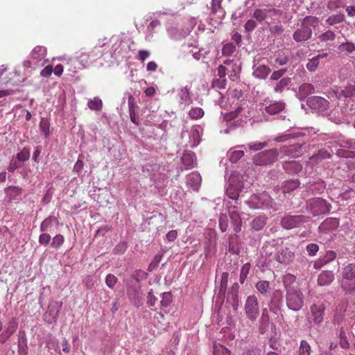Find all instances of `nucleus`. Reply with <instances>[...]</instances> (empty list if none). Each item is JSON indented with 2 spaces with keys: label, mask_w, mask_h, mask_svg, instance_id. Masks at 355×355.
<instances>
[{
  "label": "nucleus",
  "mask_w": 355,
  "mask_h": 355,
  "mask_svg": "<svg viewBox=\"0 0 355 355\" xmlns=\"http://www.w3.org/2000/svg\"><path fill=\"white\" fill-rule=\"evenodd\" d=\"M320 19L315 16H306L301 21L300 26L294 31L293 38L296 42H303L312 37V28L318 26Z\"/></svg>",
  "instance_id": "1"
},
{
  "label": "nucleus",
  "mask_w": 355,
  "mask_h": 355,
  "mask_svg": "<svg viewBox=\"0 0 355 355\" xmlns=\"http://www.w3.org/2000/svg\"><path fill=\"white\" fill-rule=\"evenodd\" d=\"M304 297L301 291L295 286L287 288L286 304L290 309L299 311L304 304Z\"/></svg>",
  "instance_id": "2"
},
{
  "label": "nucleus",
  "mask_w": 355,
  "mask_h": 355,
  "mask_svg": "<svg viewBox=\"0 0 355 355\" xmlns=\"http://www.w3.org/2000/svg\"><path fill=\"white\" fill-rule=\"evenodd\" d=\"M284 148V147L283 149ZM280 152H282V148L280 150L275 148L262 151L254 157L253 162L259 166L271 164L277 161Z\"/></svg>",
  "instance_id": "3"
},
{
  "label": "nucleus",
  "mask_w": 355,
  "mask_h": 355,
  "mask_svg": "<svg viewBox=\"0 0 355 355\" xmlns=\"http://www.w3.org/2000/svg\"><path fill=\"white\" fill-rule=\"evenodd\" d=\"M309 207L313 216L325 214L330 211L331 205L327 200L320 198H313L309 202Z\"/></svg>",
  "instance_id": "4"
},
{
  "label": "nucleus",
  "mask_w": 355,
  "mask_h": 355,
  "mask_svg": "<svg viewBox=\"0 0 355 355\" xmlns=\"http://www.w3.org/2000/svg\"><path fill=\"white\" fill-rule=\"evenodd\" d=\"M245 311L247 318L254 321L259 314V307L257 298L255 295H250L245 303Z\"/></svg>",
  "instance_id": "5"
},
{
  "label": "nucleus",
  "mask_w": 355,
  "mask_h": 355,
  "mask_svg": "<svg viewBox=\"0 0 355 355\" xmlns=\"http://www.w3.org/2000/svg\"><path fill=\"white\" fill-rule=\"evenodd\" d=\"M308 220V218L302 215H286L281 220L282 226L286 230H291L300 226Z\"/></svg>",
  "instance_id": "6"
},
{
  "label": "nucleus",
  "mask_w": 355,
  "mask_h": 355,
  "mask_svg": "<svg viewBox=\"0 0 355 355\" xmlns=\"http://www.w3.org/2000/svg\"><path fill=\"white\" fill-rule=\"evenodd\" d=\"M306 103L310 108L318 111H324L329 106V101L327 100L317 96L309 98Z\"/></svg>",
  "instance_id": "7"
},
{
  "label": "nucleus",
  "mask_w": 355,
  "mask_h": 355,
  "mask_svg": "<svg viewBox=\"0 0 355 355\" xmlns=\"http://www.w3.org/2000/svg\"><path fill=\"white\" fill-rule=\"evenodd\" d=\"M324 310L325 306L322 303L313 304L311 306V316L315 324H320L323 321Z\"/></svg>",
  "instance_id": "8"
},
{
  "label": "nucleus",
  "mask_w": 355,
  "mask_h": 355,
  "mask_svg": "<svg viewBox=\"0 0 355 355\" xmlns=\"http://www.w3.org/2000/svg\"><path fill=\"white\" fill-rule=\"evenodd\" d=\"M294 257L293 252H292L288 248H280L276 254V260L281 263H290Z\"/></svg>",
  "instance_id": "9"
},
{
  "label": "nucleus",
  "mask_w": 355,
  "mask_h": 355,
  "mask_svg": "<svg viewBox=\"0 0 355 355\" xmlns=\"http://www.w3.org/2000/svg\"><path fill=\"white\" fill-rule=\"evenodd\" d=\"M6 198L9 202L18 200L22 193V188L18 186H10L4 189Z\"/></svg>",
  "instance_id": "10"
},
{
  "label": "nucleus",
  "mask_w": 355,
  "mask_h": 355,
  "mask_svg": "<svg viewBox=\"0 0 355 355\" xmlns=\"http://www.w3.org/2000/svg\"><path fill=\"white\" fill-rule=\"evenodd\" d=\"M18 323L15 320H10L1 335L0 342L3 343L8 339L16 331Z\"/></svg>",
  "instance_id": "11"
},
{
  "label": "nucleus",
  "mask_w": 355,
  "mask_h": 355,
  "mask_svg": "<svg viewBox=\"0 0 355 355\" xmlns=\"http://www.w3.org/2000/svg\"><path fill=\"white\" fill-rule=\"evenodd\" d=\"M201 176L198 173H192L187 178L188 184L195 191H198L201 184Z\"/></svg>",
  "instance_id": "12"
},
{
  "label": "nucleus",
  "mask_w": 355,
  "mask_h": 355,
  "mask_svg": "<svg viewBox=\"0 0 355 355\" xmlns=\"http://www.w3.org/2000/svg\"><path fill=\"white\" fill-rule=\"evenodd\" d=\"M334 279V275L331 271H322L318 277V284L320 286L329 285Z\"/></svg>",
  "instance_id": "13"
},
{
  "label": "nucleus",
  "mask_w": 355,
  "mask_h": 355,
  "mask_svg": "<svg viewBox=\"0 0 355 355\" xmlns=\"http://www.w3.org/2000/svg\"><path fill=\"white\" fill-rule=\"evenodd\" d=\"M269 67L265 64H259L254 67L253 76L259 79H265L270 72Z\"/></svg>",
  "instance_id": "14"
},
{
  "label": "nucleus",
  "mask_w": 355,
  "mask_h": 355,
  "mask_svg": "<svg viewBox=\"0 0 355 355\" xmlns=\"http://www.w3.org/2000/svg\"><path fill=\"white\" fill-rule=\"evenodd\" d=\"M345 21V15L342 13H337L329 16L328 18L325 20V24L329 26H334L336 24H341Z\"/></svg>",
  "instance_id": "15"
},
{
  "label": "nucleus",
  "mask_w": 355,
  "mask_h": 355,
  "mask_svg": "<svg viewBox=\"0 0 355 355\" xmlns=\"http://www.w3.org/2000/svg\"><path fill=\"white\" fill-rule=\"evenodd\" d=\"M327 56V53H323L322 54H319L313 58L310 59L306 64V69L309 71H315L319 65L320 59L325 58Z\"/></svg>",
  "instance_id": "16"
},
{
  "label": "nucleus",
  "mask_w": 355,
  "mask_h": 355,
  "mask_svg": "<svg viewBox=\"0 0 355 355\" xmlns=\"http://www.w3.org/2000/svg\"><path fill=\"white\" fill-rule=\"evenodd\" d=\"M276 9L257 8L254 11L252 17L258 21L261 22L266 19L268 13L271 12H276Z\"/></svg>",
  "instance_id": "17"
},
{
  "label": "nucleus",
  "mask_w": 355,
  "mask_h": 355,
  "mask_svg": "<svg viewBox=\"0 0 355 355\" xmlns=\"http://www.w3.org/2000/svg\"><path fill=\"white\" fill-rule=\"evenodd\" d=\"M339 225V220L336 218H327L319 227L322 230H334Z\"/></svg>",
  "instance_id": "18"
},
{
  "label": "nucleus",
  "mask_w": 355,
  "mask_h": 355,
  "mask_svg": "<svg viewBox=\"0 0 355 355\" xmlns=\"http://www.w3.org/2000/svg\"><path fill=\"white\" fill-rule=\"evenodd\" d=\"M46 55V49L42 46H35L32 52L31 57L33 60H35L37 62L43 60Z\"/></svg>",
  "instance_id": "19"
},
{
  "label": "nucleus",
  "mask_w": 355,
  "mask_h": 355,
  "mask_svg": "<svg viewBox=\"0 0 355 355\" xmlns=\"http://www.w3.org/2000/svg\"><path fill=\"white\" fill-rule=\"evenodd\" d=\"M315 35L317 36V38L318 39V40L322 43H324V42H333L335 40L336 37V34L335 33V32L330 29H329L319 35L316 34Z\"/></svg>",
  "instance_id": "20"
},
{
  "label": "nucleus",
  "mask_w": 355,
  "mask_h": 355,
  "mask_svg": "<svg viewBox=\"0 0 355 355\" xmlns=\"http://www.w3.org/2000/svg\"><path fill=\"white\" fill-rule=\"evenodd\" d=\"M285 108V104L283 102H275L266 107V112L269 114H276Z\"/></svg>",
  "instance_id": "21"
},
{
  "label": "nucleus",
  "mask_w": 355,
  "mask_h": 355,
  "mask_svg": "<svg viewBox=\"0 0 355 355\" xmlns=\"http://www.w3.org/2000/svg\"><path fill=\"white\" fill-rule=\"evenodd\" d=\"M315 92V87L310 83H303L299 87V95L302 98H306L309 94Z\"/></svg>",
  "instance_id": "22"
},
{
  "label": "nucleus",
  "mask_w": 355,
  "mask_h": 355,
  "mask_svg": "<svg viewBox=\"0 0 355 355\" xmlns=\"http://www.w3.org/2000/svg\"><path fill=\"white\" fill-rule=\"evenodd\" d=\"M266 224V218L263 216L256 217L252 222V228L255 231L262 230Z\"/></svg>",
  "instance_id": "23"
},
{
  "label": "nucleus",
  "mask_w": 355,
  "mask_h": 355,
  "mask_svg": "<svg viewBox=\"0 0 355 355\" xmlns=\"http://www.w3.org/2000/svg\"><path fill=\"white\" fill-rule=\"evenodd\" d=\"M343 277L352 280L355 277V263H349L344 268Z\"/></svg>",
  "instance_id": "24"
},
{
  "label": "nucleus",
  "mask_w": 355,
  "mask_h": 355,
  "mask_svg": "<svg viewBox=\"0 0 355 355\" xmlns=\"http://www.w3.org/2000/svg\"><path fill=\"white\" fill-rule=\"evenodd\" d=\"M299 187V182L297 180H288L284 182L282 186L284 193H290Z\"/></svg>",
  "instance_id": "25"
},
{
  "label": "nucleus",
  "mask_w": 355,
  "mask_h": 355,
  "mask_svg": "<svg viewBox=\"0 0 355 355\" xmlns=\"http://www.w3.org/2000/svg\"><path fill=\"white\" fill-rule=\"evenodd\" d=\"M53 221L58 222V219L53 216H49L45 218L40 225V231L43 232L48 231L52 226Z\"/></svg>",
  "instance_id": "26"
},
{
  "label": "nucleus",
  "mask_w": 355,
  "mask_h": 355,
  "mask_svg": "<svg viewBox=\"0 0 355 355\" xmlns=\"http://www.w3.org/2000/svg\"><path fill=\"white\" fill-rule=\"evenodd\" d=\"M291 79L289 78H282L274 87V90L277 93H281L290 83Z\"/></svg>",
  "instance_id": "27"
},
{
  "label": "nucleus",
  "mask_w": 355,
  "mask_h": 355,
  "mask_svg": "<svg viewBox=\"0 0 355 355\" xmlns=\"http://www.w3.org/2000/svg\"><path fill=\"white\" fill-rule=\"evenodd\" d=\"M338 49L345 53H352L355 51V44L352 42H346L342 43L339 46Z\"/></svg>",
  "instance_id": "28"
},
{
  "label": "nucleus",
  "mask_w": 355,
  "mask_h": 355,
  "mask_svg": "<svg viewBox=\"0 0 355 355\" xmlns=\"http://www.w3.org/2000/svg\"><path fill=\"white\" fill-rule=\"evenodd\" d=\"M226 194L230 198L236 200L239 196V190L235 186L230 184L226 189Z\"/></svg>",
  "instance_id": "29"
},
{
  "label": "nucleus",
  "mask_w": 355,
  "mask_h": 355,
  "mask_svg": "<svg viewBox=\"0 0 355 355\" xmlns=\"http://www.w3.org/2000/svg\"><path fill=\"white\" fill-rule=\"evenodd\" d=\"M90 55L89 53L81 52L77 57L78 61L81 64L83 67L86 68L89 64Z\"/></svg>",
  "instance_id": "30"
},
{
  "label": "nucleus",
  "mask_w": 355,
  "mask_h": 355,
  "mask_svg": "<svg viewBox=\"0 0 355 355\" xmlns=\"http://www.w3.org/2000/svg\"><path fill=\"white\" fill-rule=\"evenodd\" d=\"M87 105L91 110L99 111L102 109L103 103L100 98H94V99L89 101Z\"/></svg>",
  "instance_id": "31"
},
{
  "label": "nucleus",
  "mask_w": 355,
  "mask_h": 355,
  "mask_svg": "<svg viewBox=\"0 0 355 355\" xmlns=\"http://www.w3.org/2000/svg\"><path fill=\"white\" fill-rule=\"evenodd\" d=\"M189 115L192 119H199L204 116V111L200 107H193L189 111Z\"/></svg>",
  "instance_id": "32"
},
{
  "label": "nucleus",
  "mask_w": 355,
  "mask_h": 355,
  "mask_svg": "<svg viewBox=\"0 0 355 355\" xmlns=\"http://www.w3.org/2000/svg\"><path fill=\"white\" fill-rule=\"evenodd\" d=\"M311 346L306 340H302L299 349L300 355H310Z\"/></svg>",
  "instance_id": "33"
},
{
  "label": "nucleus",
  "mask_w": 355,
  "mask_h": 355,
  "mask_svg": "<svg viewBox=\"0 0 355 355\" xmlns=\"http://www.w3.org/2000/svg\"><path fill=\"white\" fill-rule=\"evenodd\" d=\"M270 286V283L268 281H259L256 284V288L261 294H265L268 291Z\"/></svg>",
  "instance_id": "34"
},
{
  "label": "nucleus",
  "mask_w": 355,
  "mask_h": 355,
  "mask_svg": "<svg viewBox=\"0 0 355 355\" xmlns=\"http://www.w3.org/2000/svg\"><path fill=\"white\" fill-rule=\"evenodd\" d=\"M30 155L29 148L24 147L23 149L17 154V159L21 162H25L29 159Z\"/></svg>",
  "instance_id": "35"
},
{
  "label": "nucleus",
  "mask_w": 355,
  "mask_h": 355,
  "mask_svg": "<svg viewBox=\"0 0 355 355\" xmlns=\"http://www.w3.org/2000/svg\"><path fill=\"white\" fill-rule=\"evenodd\" d=\"M250 267L251 266L249 263H246L242 266L239 279L241 284L244 283L248 275L249 274Z\"/></svg>",
  "instance_id": "36"
},
{
  "label": "nucleus",
  "mask_w": 355,
  "mask_h": 355,
  "mask_svg": "<svg viewBox=\"0 0 355 355\" xmlns=\"http://www.w3.org/2000/svg\"><path fill=\"white\" fill-rule=\"evenodd\" d=\"M64 242V238L62 234H56L51 242V247L55 249L59 248Z\"/></svg>",
  "instance_id": "37"
},
{
  "label": "nucleus",
  "mask_w": 355,
  "mask_h": 355,
  "mask_svg": "<svg viewBox=\"0 0 355 355\" xmlns=\"http://www.w3.org/2000/svg\"><path fill=\"white\" fill-rule=\"evenodd\" d=\"M172 302V295L169 292L164 293L162 295V300L160 302L162 307H167Z\"/></svg>",
  "instance_id": "38"
},
{
  "label": "nucleus",
  "mask_w": 355,
  "mask_h": 355,
  "mask_svg": "<svg viewBox=\"0 0 355 355\" xmlns=\"http://www.w3.org/2000/svg\"><path fill=\"white\" fill-rule=\"evenodd\" d=\"M243 156L244 152L243 150H234L230 155V161L232 163H236Z\"/></svg>",
  "instance_id": "39"
},
{
  "label": "nucleus",
  "mask_w": 355,
  "mask_h": 355,
  "mask_svg": "<svg viewBox=\"0 0 355 355\" xmlns=\"http://www.w3.org/2000/svg\"><path fill=\"white\" fill-rule=\"evenodd\" d=\"M267 146L268 143L266 141L248 144L249 149L253 151L261 150L262 148L266 147Z\"/></svg>",
  "instance_id": "40"
},
{
  "label": "nucleus",
  "mask_w": 355,
  "mask_h": 355,
  "mask_svg": "<svg viewBox=\"0 0 355 355\" xmlns=\"http://www.w3.org/2000/svg\"><path fill=\"white\" fill-rule=\"evenodd\" d=\"M228 277L229 274L227 272H224L222 273L221 279H220V291H225L227 287V283H228Z\"/></svg>",
  "instance_id": "41"
},
{
  "label": "nucleus",
  "mask_w": 355,
  "mask_h": 355,
  "mask_svg": "<svg viewBox=\"0 0 355 355\" xmlns=\"http://www.w3.org/2000/svg\"><path fill=\"white\" fill-rule=\"evenodd\" d=\"M118 282V279L112 274H108L105 278V284L110 288H113Z\"/></svg>",
  "instance_id": "42"
},
{
  "label": "nucleus",
  "mask_w": 355,
  "mask_h": 355,
  "mask_svg": "<svg viewBox=\"0 0 355 355\" xmlns=\"http://www.w3.org/2000/svg\"><path fill=\"white\" fill-rule=\"evenodd\" d=\"M219 227L223 232L227 231L228 228V218L226 215H221L219 217Z\"/></svg>",
  "instance_id": "43"
},
{
  "label": "nucleus",
  "mask_w": 355,
  "mask_h": 355,
  "mask_svg": "<svg viewBox=\"0 0 355 355\" xmlns=\"http://www.w3.org/2000/svg\"><path fill=\"white\" fill-rule=\"evenodd\" d=\"M49 123L48 120L42 119L40 123V130L44 132V137H47L49 135Z\"/></svg>",
  "instance_id": "44"
},
{
  "label": "nucleus",
  "mask_w": 355,
  "mask_h": 355,
  "mask_svg": "<svg viewBox=\"0 0 355 355\" xmlns=\"http://www.w3.org/2000/svg\"><path fill=\"white\" fill-rule=\"evenodd\" d=\"M211 86L216 89H224L226 86V80L223 78L215 79L212 81Z\"/></svg>",
  "instance_id": "45"
},
{
  "label": "nucleus",
  "mask_w": 355,
  "mask_h": 355,
  "mask_svg": "<svg viewBox=\"0 0 355 355\" xmlns=\"http://www.w3.org/2000/svg\"><path fill=\"white\" fill-rule=\"evenodd\" d=\"M221 0H211V12L217 13L223 11Z\"/></svg>",
  "instance_id": "46"
},
{
  "label": "nucleus",
  "mask_w": 355,
  "mask_h": 355,
  "mask_svg": "<svg viewBox=\"0 0 355 355\" xmlns=\"http://www.w3.org/2000/svg\"><path fill=\"white\" fill-rule=\"evenodd\" d=\"M270 32L275 36H278L282 34L284 31L283 26L282 25H275L270 27Z\"/></svg>",
  "instance_id": "47"
},
{
  "label": "nucleus",
  "mask_w": 355,
  "mask_h": 355,
  "mask_svg": "<svg viewBox=\"0 0 355 355\" xmlns=\"http://www.w3.org/2000/svg\"><path fill=\"white\" fill-rule=\"evenodd\" d=\"M228 212L232 221L236 220V218H241L237 207L233 206L230 207Z\"/></svg>",
  "instance_id": "48"
},
{
  "label": "nucleus",
  "mask_w": 355,
  "mask_h": 355,
  "mask_svg": "<svg viewBox=\"0 0 355 355\" xmlns=\"http://www.w3.org/2000/svg\"><path fill=\"white\" fill-rule=\"evenodd\" d=\"M127 250V244L124 242L119 243L114 248V253L116 254H123Z\"/></svg>",
  "instance_id": "49"
},
{
  "label": "nucleus",
  "mask_w": 355,
  "mask_h": 355,
  "mask_svg": "<svg viewBox=\"0 0 355 355\" xmlns=\"http://www.w3.org/2000/svg\"><path fill=\"white\" fill-rule=\"evenodd\" d=\"M234 51L235 46L234 45L232 44H227L223 46L222 53L225 55H230L234 52Z\"/></svg>",
  "instance_id": "50"
},
{
  "label": "nucleus",
  "mask_w": 355,
  "mask_h": 355,
  "mask_svg": "<svg viewBox=\"0 0 355 355\" xmlns=\"http://www.w3.org/2000/svg\"><path fill=\"white\" fill-rule=\"evenodd\" d=\"M181 99L184 101H187L190 99V88L187 86L181 89L180 91Z\"/></svg>",
  "instance_id": "51"
},
{
  "label": "nucleus",
  "mask_w": 355,
  "mask_h": 355,
  "mask_svg": "<svg viewBox=\"0 0 355 355\" xmlns=\"http://www.w3.org/2000/svg\"><path fill=\"white\" fill-rule=\"evenodd\" d=\"M165 316L161 312H157L154 316V323L156 324L157 322L160 324V328H164L165 324L162 322V320H164Z\"/></svg>",
  "instance_id": "52"
},
{
  "label": "nucleus",
  "mask_w": 355,
  "mask_h": 355,
  "mask_svg": "<svg viewBox=\"0 0 355 355\" xmlns=\"http://www.w3.org/2000/svg\"><path fill=\"white\" fill-rule=\"evenodd\" d=\"M51 236L47 233H42L39 237V243L42 245H48L51 241Z\"/></svg>",
  "instance_id": "53"
},
{
  "label": "nucleus",
  "mask_w": 355,
  "mask_h": 355,
  "mask_svg": "<svg viewBox=\"0 0 355 355\" xmlns=\"http://www.w3.org/2000/svg\"><path fill=\"white\" fill-rule=\"evenodd\" d=\"M306 250L309 255L313 256L318 251L319 247L315 243H310L307 245Z\"/></svg>",
  "instance_id": "54"
},
{
  "label": "nucleus",
  "mask_w": 355,
  "mask_h": 355,
  "mask_svg": "<svg viewBox=\"0 0 355 355\" xmlns=\"http://www.w3.org/2000/svg\"><path fill=\"white\" fill-rule=\"evenodd\" d=\"M257 26V22L253 19H249L245 24V29L248 32L252 31Z\"/></svg>",
  "instance_id": "55"
},
{
  "label": "nucleus",
  "mask_w": 355,
  "mask_h": 355,
  "mask_svg": "<svg viewBox=\"0 0 355 355\" xmlns=\"http://www.w3.org/2000/svg\"><path fill=\"white\" fill-rule=\"evenodd\" d=\"M286 69H280L278 71H275L272 73V75L270 76V79L274 80H277L286 73Z\"/></svg>",
  "instance_id": "56"
},
{
  "label": "nucleus",
  "mask_w": 355,
  "mask_h": 355,
  "mask_svg": "<svg viewBox=\"0 0 355 355\" xmlns=\"http://www.w3.org/2000/svg\"><path fill=\"white\" fill-rule=\"evenodd\" d=\"M336 257V254L334 251H328L327 252L325 256L322 259L324 260V263H327L329 261L334 260Z\"/></svg>",
  "instance_id": "57"
},
{
  "label": "nucleus",
  "mask_w": 355,
  "mask_h": 355,
  "mask_svg": "<svg viewBox=\"0 0 355 355\" xmlns=\"http://www.w3.org/2000/svg\"><path fill=\"white\" fill-rule=\"evenodd\" d=\"M147 299H148V300H147L148 305H149L150 306H153L155 305L157 298L154 295L152 290L148 292Z\"/></svg>",
  "instance_id": "58"
},
{
  "label": "nucleus",
  "mask_w": 355,
  "mask_h": 355,
  "mask_svg": "<svg viewBox=\"0 0 355 355\" xmlns=\"http://www.w3.org/2000/svg\"><path fill=\"white\" fill-rule=\"evenodd\" d=\"M232 226L234 231L235 232H239L241 229V225H242V220L241 218H236V220H234L232 221Z\"/></svg>",
  "instance_id": "59"
},
{
  "label": "nucleus",
  "mask_w": 355,
  "mask_h": 355,
  "mask_svg": "<svg viewBox=\"0 0 355 355\" xmlns=\"http://www.w3.org/2000/svg\"><path fill=\"white\" fill-rule=\"evenodd\" d=\"M261 320V322L264 324H268V323H269L268 311L266 308H264L262 310Z\"/></svg>",
  "instance_id": "60"
},
{
  "label": "nucleus",
  "mask_w": 355,
  "mask_h": 355,
  "mask_svg": "<svg viewBox=\"0 0 355 355\" xmlns=\"http://www.w3.org/2000/svg\"><path fill=\"white\" fill-rule=\"evenodd\" d=\"M53 73V67L48 65L45 67L40 72V75L43 77H48Z\"/></svg>",
  "instance_id": "61"
},
{
  "label": "nucleus",
  "mask_w": 355,
  "mask_h": 355,
  "mask_svg": "<svg viewBox=\"0 0 355 355\" xmlns=\"http://www.w3.org/2000/svg\"><path fill=\"white\" fill-rule=\"evenodd\" d=\"M288 167L293 168L295 173H297L302 170V165L295 162H291L287 164L286 168L287 169Z\"/></svg>",
  "instance_id": "62"
},
{
  "label": "nucleus",
  "mask_w": 355,
  "mask_h": 355,
  "mask_svg": "<svg viewBox=\"0 0 355 355\" xmlns=\"http://www.w3.org/2000/svg\"><path fill=\"white\" fill-rule=\"evenodd\" d=\"M83 162L80 159H78L73 166V171L80 173L83 168Z\"/></svg>",
  "instance_id": "63"
},
{
  "label": "nucleus",
  "mask_w": 355,
  "mask_h": 355,
  "mask_svg": "<svg viewBox=\"0 0 355 355\" xmlns=\"http://www.w3.org/2000/svg\"><path fill=\"white\" fill-rule=\"evenodd\" d=\"M139 59L144 62L146 58H148L150 55V52L147 50H140L138 53Z\"/></svg>",
  "instance_id": "64"
}]
</instances>
